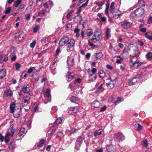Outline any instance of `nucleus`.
<instances>
[{
    "label": "nucleus",
    "instance_id": "nucleus-56",
    "mask_svg": "<svg viewBox=\"0 0 152 152\" xmlns=\"http://www.w3.org/2000/svg\"><path fill=\"white\" fill-rule=\"evenodd\" d=\"M41 43L42 45L43 46L45 45L47 43V42H46V41L45 39H43L41 40Z\"/></svg>",
    "mask_w": 152,
    "mask_h": 152
},
{
    "label": "nucleus",
    "instance_id": "nucleus-30",
    "mask_svg": "<svg viewBox=\"0 0 152 152\" xmlns=\"http://www.w3.org/2000/svg\"><path fill=\"white\" fill-rule=\"evenodd\" d=\"M25 133V129L24 128L22 127L20 130L18 136L21 137Z\"/></svg>",
    "mask_w": 152,
    "mask_h": 152
},
{
    "label": "nucleus",
    "instance_id": "nucleus-33",
    "mask_svg": "<svg viewBox=\"0 0 152 152\" xmlns=\"http://www.w3.org/2000/svg\"><path fill=\"white\" fill-rule=\"evenodd\" d=\"M142 144L143 146L147 148L148 145V143L147 140L146 139L142 140Z\"/></svg>",
    "mask_w": 152,
    "mask_h": 152
},
{
    "label": "nucleus",
    "instance_id": "nucleus-60",
    "mask_svg": "<svg viewBox=\"0 0 152 152\" xmlns=\"http://www.w3.org/2000/svg\"><path fill=\"white\" fill-rule=\"evenodd\" d=\"M47 3H48V5H49V7H50V9L53 5V2L51 1H47Z\"/></svg>",
    "mask_w": 152,
    "mask_h": 152
},
{
    "label": "nucleus",
    "instance_id": "nucleus-37",
    "mask_svg": "<svg viewBox=\"0 0 152 152\" xmlns=\"http://www.w3.org/2000/svg\"><path fill=\"white\" fill-rule=\"evenodd\" d=\"M146 58L147 59H150L152 58V53L149 52L145 55Z\"/></svg>",
    "mask_w": 152,
    "mask_h": 152
},
{
    "label": "nucleus",
    "instance_id": "nucleus-7",
    "mask_svg": "<svg viewBox=\"0 0 152 152\" xmlns=\"http://www.w3.org/2000/svg\"><path fill=\"white\" fill-rule=\"evenodd\" d=\"M69 41V38L67 36L62 37L59 42V44L61 46H63Z\"/></svg>",
    "mask_w": 152,
    "mask_h": 152
},
{
    "label": "nucleus",
    "instance_id": "nucleus-18",
    "mask_svg": "<svg viewBox=\"0 0 152 152\" xmlns=\"http://www.w3.org/2000/svg\"><path fill=\"white\" fill-rule=\"evenodd\" d=\"M21 91L24 93H28L30 92V89L26 86H23L21 87Z\"/></svg>",
    "mask_w": 152,
    "mask_h": 152
},
{
    "label": "nucleus",
    "instance_id": "nucleus-49",
    "mask_svg": "<svg viewBox=\"0 0 152 152\" xmlns=\"http://www.w3.org/2000/svg\"><path fill=\"white\" fill-rule=\"evenodd\" d=\"M115 75V73H113L110 76V80L111 81H114V80L115 79L116 77H114Z\"/></svg>",
    "mask_w": 152,
    "mask_h": 152
},
{
    "label": "nucleus",
    "instance_id": "nucleus-45",
    "mask_svg": "<svg viewBox=\"0 0 152 152\" xmlns=\"http://www.w3.org/2000/svg\"><path fill=\"white\" fill-rule=\"evenodd\" d=\"M145 37L149 40L152 41V35H148V33L146 32L145 33Z\"/></svg>",
    "mask_w": 152,
    "mask_h": 152
},
{
    "label": "nucleus",
    "instance_id": "nucleus-29",
    "mask_svg": "<svg viewBox=\"0 0 152 152\" xmlns=\"http://www.w3.org/2000/svg\"><path fill=\"white\" fill-rule=\"evenodd\" d=\"M84 140V137H82V136H79L77 139V140L76 142L82 144Z\"/></svg>",
    "mask_w": 152,
    "mask_h": 152
},
{
    "label": "nucleus",
    "instance_id": "nucleus-32",
    "mask_svg": "<svg viewBox=\"0 0 152 152\" xmlns=\"http://www.w3.org/2000/svg\"><path fill=\"white\" fill-rule=\"evenodd\" d=\"M94 106L95 108H98L100 106V103L98 101H95L93 103Z\"/></svg>",
    "mask_w": 152,
    "mask_h": 152
},
{
    "label": "nucleus",
    "instance_id": "nucleus-39",
    "mask_svg": "<svg viewBox=\"0 0 152 152\" xmlns=\"http://www.w3.org/2000/svg\"><path fill=\"white\" fill-rule=\"evenodd\" d=\"M31 77H33L35 81H37L39 80V76L37 74H34V75H32V76H31Z\"/></svg>",
    "mask_w": 152,
    "mask_h": 152
},
{
    "label": "nucleus",
    "instance_id": "nucleus-3",
    "mask_svg": "<svg viewBox=\"0 0 152 152\" xmlns=\"http://www.w3.org/2000/svg\"><path fill=\"white\" fill-rule=\"evenodd\" d=\"M120 25L124 29H127L132 26V23L127 20H124L120 23Z\"/></svg>",
    "mask_w": 152,
    "mask_h": 152
},
{
    "label": "nucleus",
    "instance_id": "nucleus-5",
    "mask_svg": "<svg viewBox=\"0 0 152 152\" xmlns=\"http://www.w3.org/2000/svg\"><path fill=\"white\" fill-rule=\"evenodd\" d=\"M44 96L45 99L47 100L46 102H45V103L47 104L48 102H50L51 100V96L50 94V89L47 88L44 94Z\"/></svg>",
    "mask_w": 152,
    "mask_h": 152
},
{
    "label": "nucleus",
    "instance_id": "nucleus-59",
    "mask_svg": "<svg viewBox=\"0 0 152 152\" xmlns=\"http://www.w3.org/2000/svg\"><path fill=\"white\" fill-rule=\"evenodd\" d=\"M39 28V26H36L34 28L33 30V32L34 33H35L37 32Z\"/></svg>",
    "mask_w": 152,
    "mask_h": 152
},
{
    "label": "nucleus",
    "instance_id": "nucleus-54",
    "mask_svg": "<svg viewBox=\"0 0 152 152\" xmlns=\"http://www.w3.org/2000/svg\"><path fill=\"white\" fill-rule=\"evenodd\" d=\"M21 66V65L20 64L18 63H16L15 64V67L16 69L17 70H18L20 68Z\"/></svg>",
    "mask_w": 152,
    "mask_h": 152
},
{
    "label": "nucleus",
    "instance_id": "nucleus-34",
    "mask_svg": "<svg viewBox=\"0 0 152 152\" xmlns=\"http://www.w3.org/2000/svg\"><path fill=\"white\" fill-rule=\"evenodd\" d=\"M70 110L71 111H73L74 113H77L79 111V110L77 107H72L70 108Z\"/></svg>",
    "mask_w": 152,
    "mask_h": 152
},
{
    "label": "nucleus",
    "instance_id": "nucleus-9",
    "mask_svg": "<svg viewBox=\"0 0 152 152\" xmlns=\"http://www.w3.org/2000/svg\"><path fill=\"white\" fill-rule=\"evenodd\" d=\"M74 58L73 56L68 57L67 62L69 68L73 66L74 64Z\"/></svg>",
    "mask_w": 152,
    "mask_h": 152
},
{
    "label": "nucleus",
    "instance_id": "nucleus-58",
    "mask_svg": "<svg viewBox=\"0 0 152 152\" xmlns=\"http://www.w3.org/2000/svg\"><path fill=\"white\" fill-rule=\"evenodd\" d=\"M36 42L35 41H33L31 43L30 45V47L32 48H34L36 44Z\"/></svg>",
    "mask_w": 152,
    "mask_h": 152
},
{
    "label": "nucleus",
    "instance_id": "nucleus-8",
    "mask_svg": "<svg viewBox=\"0 0 152 152\" xmlns=\"http://www.w3.org/2000/svg\"><path fill=\"white\" fill-rule=\"evenodd\" d=\"M115 135L117 136L116 137V139L117 140V141L118 142H119L120 141H122L125 139L124 135L120 132H118L115 134Z\"/></svg>",
    "mask_w": 152,
    "mask_h": 152
},
{
    "label": "nucleus",
    "instance_id": "nucleus-4",
    "mask_svg": "<svg viewBox=\"0 0 152 152\" xmlns=\"http://www.w3.org/2000/svg\"><path fill=\"white\" fill-rule=\"evenodd\" d=\"M31 98L28 96L23 97L22 101V104L23 107H26L29 104Z\"/></svg>",
    "mask_w": 152,
    "mask_h": 152
},
{
    "label": "nucleus",
    "instance_id": "nucleus-46",
    "mask_svg": "<svg viewBox=\"0 0 152 152\" xmlns=\"http://www.w3.org/2000/svg\"><path fill=\"white\" fill-rule=\"evenodd\" d=\"M21 3V0H18L15 2L14 5L15 7H17Z\"/></svg>",
    "mask_w": 152,
    "mask_h": 152
},
{
    "label": "nucleus",
    "instance_id": "nucleus-52",
    "mask_svg": "<svg viewBox=\"0 0 152 152\" xmlns=\"http://www.w3.org/2000/svg\"><path fill=\"white\" fill-rule=\"evenodd\" d=\"M34 107V110L35 112H36L38 111V106L35 103L33 105Z\"/></svg>",
    "mask_w": 152,
    "mask_h": 152
},
{
    "label": "nucleus",
    "instance_id": "nucleus-10",
    "mask_svg": "<svg viewBox=\"0 0 152 152\" xmlns=\"http://www.w3.org/2000/svg\"><path fill=\"white\" fill-rule=\"evenodd\" d=\"M75 44V41L74 39H71L69 42L67 44V50L68 52H69L71 50L70 48H72Z\"/></svg>",
    "mask_w": 152,
    "mask_h": 152
},
{
    "label": "nucleus",
    "instance_id": "nucleus-28",
    "mask_svg": "<svg viewBox=\"0 0 152 152\" xmlns=\"http://www.w3.org/2000/svg\"><path fill=\"white\" fill-rule=\"evenodd\" d=\"M98 73L99 77L101 78H104L105 76V72L103 70H100Z\"/></svg>",
    "mask_w": 152,
    "mask_h": 152
},
{
    "label": "nucleus",
    "instance_id": "nucleus-48",
    "mask_svg": "<svg viewBox=\"0 0 152 152\" xmlns=\"http://www.w3.org/2000/svg\"><path fill=\"white\" fill-rule=\"evenodd\" d=\"M61 48L60 47H58L56 50V56H58L59 54L61 52Z\"/></svg>",
    "mask_w": 152,
    "mask_h": 152
},
{
    "label": "nucleus",
    "instance_id": "nucleus-31",
    "mask_svg": "<svg viewBox=\"0 0 152 152\" xmlns=\"http://www.w3.org/2000/svg\"><path fill=\"white\" fill-rule=\"evenodd\" d=\"M45 142V140H42L40 141L37 144V146L39 147H42L44 145V143Z\"/></svg>",
    "mask_w": 152,
    "mask_h": 152
},
{
    "label": "nucleus",
    "instance_id": "nucleus-20",
    "mask_svg": "<svg viewBox=\"0 0 152 152\" xmlns=\"http://www.w3.org/2000/svg\"><path fill=\"white\" fill-rule=\"evenodd\" d=\"M4 93L7 97H10L12 96V91L10 89H7L5 90Z\"/></svg>",
    "mask_w": 152,
    "mask_h": 152
},
{
    "label": "nucleus",
    "instance_id": "nucleus-55",
    "mask_svg": "<svg viewBox=\"0 0 152 152\" xmlns=\"http://www.w3.org/2000/svg\"><path fill=\"white\" fill-rule=\"evenodd\" d=\"M51 72L53 75H55L56 73V68L53 67V68H52L51 70Z\"/></svg>",
    "mask_w": 152,
    "mask_h": 152
},
{
    "label": "nucleus",
    "instance_id": "nucleus-61",
    "mask_svg": "<svg viewBox=\"0 0 152 152\" xmlns=\"http://www.w3.org/2000/svg\"><path fill=\"white\" fill-rule=\"evenodd\" d=\"M89 0H87L86 1L85 3L83 4L80 7V8H81L82 7L87 6L88 4V3Z\"/></svg>",
    "mask_w": 152,
    "mask_h": 152
},
{
    "label": "nucleus",
    "instance_id": "nucleus-64",
    "mask_svg": "<svg viewBox=\"0 0 152 152\" xmlns=\"http://www.w3.org/2000/svg\"><path fill=\"white\" fill-rule=\"evenodd\" d=\"M8 59V57L7 55H6L4 57V58H3V60L4 61L6 62L7 61Z\"/></svg>",
    "mask_w": 152,
    "mask_h": 152
},
{
    "label": "nucleus",
    "instance_id": "nucleus-6",
    "mask_svg": "<svg viewBox=\"0 0 152 152\" xmlns=\"http://www.w3.org/2000/svg\"><path fill=\"white\" fill-rule=\"evenodd\" d=\"M103 56V54L101 52L96 53L94 54L91 57L93 61H96L97 59L102 58Z\"/></svg>",
    "mask_w": 152,
    "mask_h": 152
},
{
    "label": "nucleus",
    "instance_id": "nucleus-43",
    "mask_svg": "<svg viewBox=\"0 0 152 152\" xmlns=\"http://www.w3.org/2000/svg\"><path fill=\"white\" fill-rule=\"evenodd\" d=\"M135 10L132 12L130 15V17L131 18H134L137 17Z\"/></svg>",
    "mask_w": 152,
    "mask_h": 152
},
{
    "label": "nucleus",
    "instance_id": "nucleus-11",
    "mask_svg": "<svg viewBox=\"0 0 152 152\" xmlns=\"http://www.w3.org/2000/svg\"><path fill=\"white\" fill-rule=\"evenodd\" d=\"M136 15H137V17H140L142 16L145 10H144L141 8H139L135 10Z\"/></svg>",
    "mask_w": 152,
    "mask_h": 152
},
{
    "label": "nucleus",
    "instance_id": "nucleus-42",
    "mask_svg": "<svg viewBox=\"0 0 152 152\" xmlns=\"http://www.w3.org/2000/svg\"><path fill=\"white\" fill-rule=\"evenodd\" d=\"M56 134L57 136L58 137L60 138H62L64 136V135L63 133L60 132H57Z\"/></svg>",
    "mask_w": 152,
    "mask_h": 152
},
{
    "label": "nucleus",
    "instance_id": "nucleus-63",
    "mask_svg": "<svg viewBox=\"0 0 152 152\" xmlns=\"http://www.w3.org/2000/svg\"><path fill=\"white\" fill-rule=\"evenodd\" d=\"M11 10V8L10 7H8L6 10L5 14H8Z\"/></svg>",
    "mask_w": 152,
    "mask_h": 152
},
{
    "label": "nucleus",
    "instance_id": "nucleus-1",
    "mask_svg": "<svg viewBox=\"0 0 152 152\" xmlns=\"http://www.w3.org/2000/svg\"><path fill=\"white\" fill-rule=\"evenodd\" d=\"M15 131L16 130L13 128V125H12V127L9 129L8 131L6 132L4 137L2 134H0L1 141L2 142L4 141V139L5 143H8L10 140V138L13 136Z\"/></svg>",
    "mask_w": 152,
    "mask_h": 152
},
{
    "label": "nucleus",
    "instance_id": "nucleus-27",
    "mask_svg": "<svg viewBox=\"0 0 152 152\" xmlns=\"http://www.w3.org/2000/svg\"><path fill=\"white\" fill-rule=\"evenodd\" d=\"M106 84L107 86V87L110 89L113 88L115 85L114 81H111L109 83H106Z\"/></svg>",
    "mask_w": 152,
    "mask_h": 152
},
{
    "label": "nucleus",
    "instance_id": "nucleus-62",
    "mask_svg": "<svg viewBox=\"0 0 152 152\" xmlns=\"http://www.w3.org/2000/svg\"><path fill=\"white\" fill-rule=\"evenodd\" d=\"M44 8L46 9H49V8H50V7H49V5H48V3H47V2L44 4Z\"/></svg>",
    "mask_w": 152,
    "mask_h": 152
},
{
    "label": "nucleus",
    "instance_id": "nucleus-13",
    "mask_svg": "<svg viewBox=\"0 0 152 152\" xmlns=\"http://www.w3.org/2000/svg\"><path fill=\"white\" fill-rule=\"evenodd\" d=\"M140 80V79L139 77H134L128 82V85L130 86L133 85Z\"/></svg>",
    "mask_w": 152,
    "mask_h": 152
},
{
    "label": "nucleus",
    "instance_id": "nucleus-57",
    "mask_svg": "<svg viewBox=\"0 0 152 152\" xmlns=\"http://www.w3.org/2000/svg\"><path fill=\"white\" fill-rule=\"evenodd\" d=\"M57 108L56 106H53L52 108V112L55 113L57 111Z\"/></svg>",
    "mask_w": 152,
    "mask_h": 152
},
{
    "label": "nucleus",
    "instance_id": "nucleus-14",
    "mask_svg": "<svg viewBox=\"0 0 152 152\" xmlns=\"http://www.w3.org/2000/svg\"><path fill=\"white\" fill-rule=\"evenodd\" d=\"M114 82L115 86H120L122 83V81L120 78H116L114 81Z\"/></svg>",
    "mask_w": 152,
    "mask_h": 152
},
{
    "label": "nucleus",
    "instance_id": "nucleus-50",
    "mask_svg": "<svg viewBox=\"0 0 152 152\" xmlns=\"http://www.w3.org/2000/svg\"><path fill=\"white\" fill-rule=\"evenodd\" d=\"M138 3L140 6H145L144 1L143 0H140L138 1Z\"/></svg>",
    "mask_w": 152,
    "mask_h": 152
},
{
    "label": "nucleus",
    "instance_id": "nucleus-41",
    "mask_svg": "<svg viewBox=\"0 0 152 152\" xmlns=\"http://www.w3.org/2000/svg\"><path fill=\"white\" fill-rule=\"evenodd\" d=\"M137 126L136 128V129L138 131H140L142 129V126L139 124H136L135 125L137 126Z\"/></svg>",
    "mask_w": 152,
    "mask_h": 152
},
{
    "label": "nucleus",
    "instance_id": "nucleus-19",
    "mask_svg": "<svg viewBox=\"0 0 152 152\" xmlns=\"http://www.w3.org/2000/svg\"><path fill=\"white\" fill-rule=\"evenodd\" d=\"M66 77L68 81H71L74 78V74L72 73L68 72L67 73Z\"/></svg>",
    "mask_w": 152,
    "mask_h": 152
},
{
    "label": "nucleus",
    "instance_id": "nucleus-23",
    "mask_svg": "<svg viewBox=\"0 0 152 152\" xmlns=\"http://www.w3.org/2000/svg\"><path fill=\"white\" fill-rule=\"evenodd\" d=\"M70 100L72 102L77 104L79 103V99L78 97L72 96L71 97Z\"/></svg>",
    "mask_w": 152,
    "mask_h": 152
},
{
    "label": "nucleus",
    "instance_id": "nucleus-2",
    "mask_svg": "<svg viewBox=\"0 0 152 152\" xmlns=\"http://www.w3.org/2000/svg\"><path fill=\"white\" fill-rule=\"evenodd\" d=\"M142 64V63L138 60L137 58L135 57L131 59L129 62V64L131 67H134L136 69L140 67Z\"/></svg>",
    "mask_w": 152,
    "mask_h": 152
},
{
    "label": "nucleus",
    "instance_id": "nucleus-24",
    "mask_svg": "<svg viewBox=\"0 0 152 152\" xmlns=\"http://www.w3.org/2000/svg\"><path fill=\"white\" fill-rule=\"evenodd\" d=\"M15 107V104L14 102H12L10 105V113H13L15 112L14 109Z\"/></svg>",
    "mask_w": 152,
    "mask_h": 152
},
{
    "label": "nucleus",
    "instance_id": "nucleus-35",
    "mask_svg": "<svg viewBox=\"0 0 152 152\" xmlns=\"http://www.w3.org/2000/svg\"><path fill=\"white\" fill-rule=\"evenodd\" d=\"M93 33V30L91 29H89L87 30L86 32V34L89 37L92 35Z\"/></svg>",
    "mask_w": 152,
    "mask_h": 152
},
{
    "label": "nucleus",
    "instance_id": "nucleus-36",
    "mask_svg": "<svg viewBox=\"0 0 152 152\" xmlns=\"http://www.w3.org/2000/svg\"><path fill=\"white\" fill-rule=\"evenodd\" d=\"M104 4V3L103 2L101 1H96L94 2V4H96L99 7L102 6Z\"/></svg>",
    "mask_w": 152,
    "mask_h": 152
},
{
    "label": "nucleus",
    "instance_id": "nucleus-22",
    "mask_svg": "<svg viewBox=\"0 0 152 152\" xmlns=\"http://www.w3.org/2000/svg\"><path fill=\"white\" fill-rule=\"evenodd\" d=\"M18 111L17 110L15 111L14 113L13 116L15 118H18L20 116V114L21 113V111L20 109L18 108Z\"/></svg>",
    "mask_w": 152,
    "mask_h": 152
},
{
    "label": "nucleus",
    "instance_id": "nucleus-25",
    "mask_svg": "<svg viewBox=\"0 0 152 152\" xmlns=\"http://www.w3.org/2000/svg\"><path fill=\"white\" fill-rule=\"evenodd\" d=\"M15 144L14 142L12 141L10 143L8 148L10 150H12L15 148Z\"/></svg>",
    "mask_w": 152,
    "mask_h": 152
},
{
    "label": "nucleus",
    "instance_id": "nucleus-38",
    "mask_svg": "<svg viewBox=\"0 0 152 152\" xmlns=\"http://www.w3.org/2000/svg\"><path fill=\"white\" fill-rule=\"evenodd\" d=\"M110 30L109 29H107L106 33V38L108 39L110 36Z\"/></svg>",
    "mask_w": 152,
    "mask_h": 152
},
{
    "label": "nucleus",
    "instance_id": "nucleus-16",
    "mask_svg": "<svg viewBox=\"0 0 152 152\" xmlns=\"http://www.w3.org/2000/svg\"><path fill=\"white\" fill-rule=\"evenodd\" d=\"M104 84H101L96 89V92L97 93H102L104 90Z\"/></svg>",
    "mask_w": 152,
    "mask_h": 152
},
{
    "label": "nucleus",
    "instance_id": "nucleus-47",
    "mask_svg": "<svg viewBox=\"0 0 152 152\" xmlns=\"http://www.w3.org/2000/svg\"><path fill=\"white\" fill-rule=\"evenodd\" d=\"M45 11L44 10H42L39 12L38 13V15L39 16L42 17L45 14Z\"/></svg>",
    "mask_w": 152,
    "mask_h": 152
},
{
    "label": "nucleus",
    "instance_id": "nucleus-15",
    "mask_svg": "<svg viewBox=\"0 0 152 152\" xmlns=\"http://www.w3.org/2000/svg\"><path fill=\"white\" fill-rule=\"evenodd\" d=\"M112 12L113 16L115 18H118L121 14V12L117 10H115L114 12L113 11Z\"/></svg>",
    "mask_w": 152,
    "mask_h": 152
},
{
    "label": "nucleus",
    "instance_id": "nucleus-21",
    "mask_svg": "<svg viewBox=\"0 0 152 152\" xmlns=\"http://www.w3.org/2000/svg\"><path fill=\"white\" fill-rule=\"evenodd\" d=\"M134 57H136L137 58L139 56L140 54V52L137 47H135L134 50Z\"/></svg>",
    "mask_w": 152,
    "mask_h": 152
},
{
    "label": "nucleus",
    "instance_id": "nucleus-12",
    "mask_svg": "<svg viewBox=\"0 0 152 152\" xmlns=\"http://www.w3.org/2000/svg\"><path fill=\"white\" fill-rule=\"evenodd\" d=\"M64 121V118H60L56 120L55 123H53V124H52L51 125H52L53 127H55V126H56V125L62 123Z\"/></svg>",
    "mask_w": 152,
    "mask_h": 152
},
{
    "label": "nucleus",
    "instance_id": "nucleus-51",
    "mask_svg": "<svg viewBox=\"0 0 152 152\" xmlns=\"http://www.w3.org/2000/svg\"><path fill=\"white\" fill-rule=\"evenodd\" d=\"M72 27V25L70 23H68L66 26V28L67 30H70Z\"/></svg>",
    "mask_w": 152,
    "mask_h": 152
},
{
    "label": "nucleus",
    "instance_id": "nucleus-17",
    "mask_svg": "<svg viewBox=\"0 0 152 152\" xmlns=\"http://www.w3.org/2000/svg\"><path fill=\"white\" fill-rule=\"evenodd\" d=\"M6 70L5 69H3L0 71V79H3L6 76Z\"/></svg>",
    "mask_w": 152,
    "mask_h": 152
},
{
    "label": "nucleus",
    "instance_id": "nucleus-53",
    "mask_svg": "<svg viewBox=\"0 0 152 152\" xmlns=\"http://www.w3.org/2000/svg\"><path fill=\"white\" fill-rule=\"evenodd\" d=\"M118 58V59H116V63H118V64H120L121 63V58L120 57V56H116Z\"/></svg>",
    "mask_w": 152,
    "mask_h": 152
},
{
    "label": "nucleus",
    "instance_id": "nucleus-44",
    "mask_svg": "<svg viewBox=\"0 0 152 152\" xmlns=\"http://www.w3.org/2000/svg\"><path fill=\"white\" fill-rule=\"evenodd\" d=\"M114 4L115 3L114 2H112L110 4V10L111 12H113L115 9L114 7Z\"/></svg>",
    "mask_w": 152,
    "mask_h": 152
},
{
    "label": "nucleus",
    "instance_id": "nucleus-40",
    "mask_svg": "<svg viewBox=\"0 0 152 152\" xmlns=\"http://www.w3.org/2000/svg\"><path fill=\"white\" fill-rule=\"evenodd\" d=\"M81 144L76 142L75 148L77 150H79L81 145Z\"/></svg>",
    "mask_w": 152,
    "mask_h": 152
},
{
    "label": "nucleus",
    "instance_id": "nucleus-26",
    "mask_svg": "<svg viewBox=\"0 0 152 152\" xmlns=\"http://www.w3.org/2000/svg\"><path fill=\"white\" fill-rule=\"evenodd\" d=\"M42 68H40L38 70H36L37 72H38ZM36 70L35 67H30V68L28 69L27 71V73L28 74H30L32 73V72L34 70Z\"/></svg>",
    "mask_w": 152,
    "mask_h": 152
}]
</instances>
